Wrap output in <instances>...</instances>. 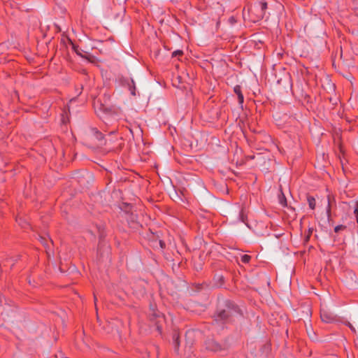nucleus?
<instances>
[{
  "mask_svg": "<svg viewBox=\"0 0 358 358\" xmlns=\"http://www.w3.org/2000/svg\"><path fill=\"white\" fill-rule=\"evenodd\" d=\"M234 92L238 96V100L239 104L241 106V107H243V101H244V96H243V93L241 92V86L240 85H236L234 87Z\"/></svg>",
  "mask_w": 358,
  "mask_h": 358,
  "instance_id": "4",
  "label": "nucleus"
},
{
  "mask_svg": "<svg viewBox=\"0 0 358 358\" xmlns=\"http://www.w3.org/2000/svg\"><path fill=\"white\" fill-rule=\"evenodd\" d=\"M173 338L174 341L175 348L177 349L179 346L178 336L176 334H174Z\"/></svg>",
  "mask_w": 358,
  "mask_h": 358,
  "instance_id": "15",
  "label": "nucleus"
},
{
  "mask_svg": "<svg viewBox=\"0 0 358 358\" xmlns=\"http://www.w3.org/2000/svg\"><path fill=\"white\" fill-rule=\"evenodd\" d=\"M354 215H355L357 222L358 224V200L355 202V207L354 209Z\"/></svg>",
  "mask_w": 358,
  "mask_h": 358,
  "instance_id": "11",
  "label": "nucleus"
},
{
  "mask_svg": "<svg viewBox=\"0 0 358 358\" xmlns=\"http://www.w3.org/2000/svg\"><path fill=\"white\" fill-rule=\"evenodd\" d=\"M320 317L324 322L331 323L335 320L336 316L328 310L321 309Z\"/></svg>",
  "mask_w": 358,
  "mask_h": 358,
  "instance_id": "3",
  "label": "nucleus"
},
{
  "mask_svg": "<svg viewBox=\"0 0 358 358\" xmlns=\"http://www.w3.org/2000/svg\"><path fill=\"white\" fill-rule=\"evenodd\" d=\"M159 243H160L161 247H162V248H164V242H163V241H160Z\"/></svg>",
  "mask_w": 358,
  "mask_h": 358,
  "instance_id": "19",
  "label": "nucleus"
},
{
  "mask_svg": "<svg viewBox=\"0 0 358 358\" xmlns=\"http://www.w3.org/2000/svg\"><path fill=\"white\" fill-rule=\"evenodd\" d=\"M94 301H96V296L94 295Z\"/></svg>",
  "mask_w": 358,
  "mask_h": 358,
  "instance_id": "21",
  "label": "nucleus"
},
{
  "mask_svg": "<svg viewBox=\"0 0 358 358\" xmlns=\"http://www.w3.org/2000/svg\"><path fill=\"white\" fill-rule=\"evenodd\" d=\"M250 259H251V257L250 255H243L241 257V261H242V262H243L245 264L249 263Z\"/></svg>",
  "mask_w": 358,
  "mask_h": 358,
  "instance_id": "10",
  "label": "nucleus"
},
{
  "mask_svg": "<svg viewBox=\"0 0 358 358\" xmlns=\"http://www.w3.org/2000/svg\"><path fill=\"white\" fill-rule=\"evenodd\" d=\"M267 8L266 2H255L247 6L248 13L254 22L259 21L264 17Z\"/></svg>",
  "mask_w": 358,
  "mask_h": 358,
  "instance_id": "1",
  "label": "nucleus"
},
{
  "mask_svg": "<svg viewBox=\"0 0 358 358\" xmlns=\"http://www.w3.org/2000/svg\"><path fill=\"white\" fill-rule=\"evenodd\" d=\"M307 201H308L309 208L312 210H314L315 208V206H316V201H315V198L312 196H308Z\"/></svg>",
  "mask_w": 358,
  "mask_h": 358,
  "instance_id": "6",
  "label": "nucleus"
},
{
  "mask_svg": "<svg viewBox=\"0 0 358 358\" xmlns=\"http://www.w3.org/2000/svg\"><path fill=\"white\" fill-rule=\"evenodd\" d=\"M279 201L282 206H287V199L283 194H282V196L279 197Z\"/></svg>",
  "mask_w": 358,
  "mask_h": 358,
  "instance_id": "9",
  "label": "nucleus"
},
{
  "mask_svg": "<svg viewBox=\"0 0 358 358\" xmlns=\"http://www.w3.org/2000/svg\"><path fill=\"white\" fill-rule=\"evenodd\" d=\"M327 215L328 219H329L331 217V204H330V196H328V203H327Z\"/></svg>",
  "mask_w": 358,
  "mask_h": 358,
  "instance_id": "8",
  "label": "nucleus"
},
{
  "mask_svg": "<svg viewBox=\"0 0 358 358\" xmlns=\"http://www.w3.org/2000/svg\"><path fill=\"white\" fill-rule=\"evenodd\" d=\"M313 228H309L308 229V234L306 236V241H308L310 235L312 234L313 233Z\"/></svg>",
  "mask_w": 358,
  "mask_h": 358,
  "instance_id": "16",
  "label": "nucleus"
},
{
  "mask_svg": "<svg viewBox=\"0 0 358 358\" xmlns=\"http://www.w3.org/2000/svg\"><path fill=\"white\" fill-rule=\"evenodd\" d=\"M91 134L95 137L96 139H97L99 141L103 140V135L102 133H101L99 130H97L96 128H92L90 129Z\"/></svg>",
  "mask_w": 358,
  "mask_h": 358,
  "instance_id": "5",
  "label": "nucleus"
},
{
  "mask_svg": "<svg viewBox=\"0 0 358 358\" xmlns=\"http://www.w3.org/2000/svg\"><path fill=\"white\" fill-rule=\"evenodd\" d=\"M346 229V226L345 225H343V224H340V225H337L336 227H335L334 228V231L336 233H338L341 230H344Z\"/></svg>",
  "mask_w": 358,
  "mask_h": 358,
  "instance_id": "12",
  "label": "nucleus"
},
{
  "mask_svg": "<svg viewBox=\"0 0 358 358\" xmlns=\"http://www.w3.org/2000/svg\"><path fill=\"white\" fill-rule=\"evenodd\" d=\"M345 325H347L348 327H349L350 328V329H351L352 331L355 332V327H353V326H352V325L349 322H345Z\"/></svg>",
  "mask_w": 358,
  "mask_h": 358,
  "instance_id": "18",
  "label": "nucleus"
},
{
  "mask_svg": "<svg viewBox=\"0 0 358 358\" xmlns=\"http://www.w3.org/2000/svg\"><path fill=\"white\" fill-rule=\"evenodd\" d=\"M239 219L241 222L245 223V220L247 219V217L246 215H245L244 213H243V210H242L241 212H240V214H239Z\"/></svg>",
  "mask_w": 358,
  "mask_h": 358,
  "instance_id": "14",
  "label": "nucleus"
},
{
  "mask_svg": "<svg viewBox=\"0 0 358 358\" xmlns=\"http://www.w3.org/2000/svg\"><path fill=\"white\" fill-rule=\"evenodd\" d=\"M236 310H232L228 308L227 309L220 310L215 315V320L224 322H229L231 321L233 313H236Z\"/></svg>",
  "mask_w": 358,
  "mask_h": 358,
  "instance_id": "2",
  "label": "nucleus"
},
{
  "mask_svg": "<svg viewBox=\"0 0 358 358\" xmlns=\"http://www.w3.org/2000/svg\"><path fill=\"white\" fill-rule=\"evenodd\" d=\"M182 55H183V52L182 50H178L173 52L172 57H176L182 56Z\"/></svg>",
  "mask_w": 358,
  "mask_h": 358,
  "instance_id": "13",
  "label": "nucleus"
},
{
  "mask_svg": "<svg viewBox=\"0 0 358 358\" xmlns=\"http://www.w3.org/2000/svg\"><path fill=\"white\" fill-rule=\"evenodd\" d=\"M345 325H347L348 327H349L350 328V329H351L352 331L355 332V327H353V326H352V325L349 322H345Z\"/></svg>",
  "mask_w": 358,
  "mask_h": 358,
  "instance_id": "17",
  "label": "nucleus"
},
{
  "mask_svg": "<svg viewBox=\"0 0 358 358\" xmlns=\"http://www.w3.org/2000/svg\"><path fill=\"white\" fill-rule=\"evenodd\" d=\"M131 94H132L133 95H135V92H134V90H131Z\"/></svg>",
  "mask_w": 358,
  "mask_h": 358,
  "instance_id": "20",
  "label": "nucleus"
},
{
  "mask_svg": "<svg viewBox=\"0 0 358 358\" xmlns=\"http://www.w3.org/2000/svg\"><path fill=\"white\" fill-rule=\"evenodd\" d=\"M150 310L152 312V313L150 314L151 320H155L158 317H160V313L159 311L155 310L154 308H151Z\"/></svg>",
  "mask_w": 358,
  "mask_h": 358,
  "instance_id": "7",
  "label": "nucleus"
}]
</instances>
